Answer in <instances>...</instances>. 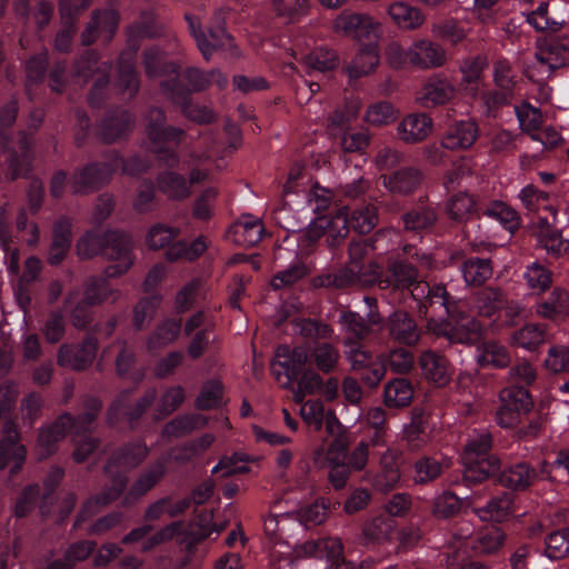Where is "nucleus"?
<instances>
[{
  "instance_id": "nucleus-2",
  "label": "nucleus",
  "mask_w": 569,
  "mask_h": 569,
  "mask_svg": "<svg viewBox=\"0 0 569 569\" xmlns=\"http://www.w3.org/2000/svg\"><path fill=\"white\" fill-rule=\"evenodd\" d=\"M77 252L82 259H89L102 252L108 260L112 261L104 270L108 278L122 276L133 264L132 241L124 233H87L78 241Z\"/></svg>"
},
{
  "instance_id": "nucleus-40",
  "label": "nucleus",
  "mask_w": 569,
  "mask_h": 569,
  "mask_svg": "<svg viewBox=\"0 0 569 569\" xmlns=\"http://www.w3.org/2000/svg\"><path fill=\"white\" fill-rule=\"evenodd\" d=\"M181 331V323L178 320L167 319L161 322L147 341L149 351H157L172 343Z\"/></svg>"
},
{
  "instance_id": "nucleus-9",
  "label": "nucleus",
  "mask_w": 569,
  "mask_h": 569,
  "mask_svg": "<svg viewBox=\"0 0 569 569\" xmlns=\"http://www.w3.org/2000/svg\"><path fill=\"white\" fill-rule=\"evenodd\" d=\"M413 363V355L409 350L398 347L387 355H381L378 366L373 367L366 376H362V379L369 386L375 387L383 379L388 369L396 373H407L412 369Z\"/></svg>"
},
{
  "instance_id": "nucleus-53",
  "label": "nucleus",
  "mask_w": 569,
  "mask_h": 569,
  "mask_svg": "<svg viewBox=\"0 0 569 569\" xmlns=\"http://www.w3.org/2000/svg\"><path fill=\"white\" fill-rule=\"evenodd\" d=\"M148 455V448L138 443L130 448L123 449L111 462L106 467V471L110 475L113 473V468L119 467L123 469H130L138 466Z\"/></svg>"
},
{
  "instance_id": "nucleus-22",
  "label": "nucleus",
  "mask_w": 569,
  "mask_h": 569,
  "mask_svg": "<svg viewBox=\"0 0 569 569\" xmlns=\"http://www.w3.org/2000/svg\"><path fill=\"white\" fill-rule=\"evenodd\" d=\"M387 13L398 28L406 31L417 30L422 27L426 21V16L419 8L405 1L390 3Z\"/></svg>"
},
{
  "instance_id": "nucleus-19",
  "label": "nucleus",
  "mask_w": 569,
  "mask_h": 569,
  "mask_svg": "<svg viewBox=\"0 0 569 569\" xmlns=\"http://www.w3.org/2000/svg\"><path fill=\"white\" fill-rule=\"evenodd\" d=\"M488 67L487 58L483 56H475L466 58L461 61L459 71L461 73V90L475 98L478 96L482 79L483 71Z\"/></svg>"
},
{
  "instance_id": "nucleus-31",
  "label": "nucleus",
  "mask_w": 569,
  "mask_h": 569,
  "mask_svg": "<svg viewBox=\"0 0 569 569\" xmlns=\"http://www.w3.org/2000/svg\"><path fill=\"white\" fill-rule=\"evenodd\" d=\"M475 513L482 521L501 522L513 513V498L510 493L503 492L491 498L486 506L476 508Z\"/></svg>"
},
{
  "instance_id": "nucleus-28",
  "label": "nucleus",
  "mask_w": 569,
  "mask_h": 569,
  "mask_svg": "<svg viewBox=\"0 0 569 569\" xmlns=\"http://www.w3.org/2000/svg\"><path fill=\"white\" fill-rule=\"evenodd\" d=\"M118 21L119 17L113 10L94 12L92 20L82 33L83 44L92 43L98 33H106L104 39L110 40L117 29Z\"/></svg>"
},
{
  "instance_id": "nucleus-26",
  "label": "nucleus",
  "mask_w": 569,
  "mask_h": 569,
  "mask_svg": "<svg viewBox=\"0 0 569 569\" xmlns=\"http://www.w3.org/2000/svg\"><path fill=\"white\" fill-rule=\"evenodd\" d=\"M4 438L0 442V469L4 468L9 460H14L11 471L16 472L21 468L26 458V449L17 442V431L12 422L4 425Z\"/></svg>"
},
{
  "instance_id": "nucleus-41",
  "label": "nucleus",
  "mask_w": 569,
  "mask_h": 569,
  "mask_svg": "<svg viewBox=\"0 0 569 569\" xmlns=\"http://www.w3.org/2000/svg\"><path fill=\"white\" fill-rule=\"evenodd\" d=\"M127 399L128 393L123 392L113 401L109 409L108 419L110 421L120 415L127 416L130 420L138 418L154 401L156 391L149 390L132 411L128 409Z\"/></svg>"
},
{
  "instance_id": "nucleus-15",
  "label": "nucleus",
  "mask_w": 569,
  "mask_h": 569,
  "mask_svg": "<svg viewBox=\"0 0 569 569\" xmlns=\"http://www.w3.org/2000/svg\"><path fill=\"white\" fill-rule=\"evenodd\" d=\"M97 352V341L86 339L81 345L64 343L58 351V365L72 370H83L92 363Z\"/></svg>"
},
{
  "instance_id": "nucleus-35",
  "label": "nucleus",
  "mask_w": 569,
  "mask_h": 569,
  "mask_svg": "<svg viewBox=\"0 0 569 569\" xmlns=\"http://www.w3.org/2000/svg\"><path fill=\"white\" fill-rule=\"evenodd\" d=\"M262 222L251 216H242L232 227L233 241L243 247L257 244L262 238Z\"/></svg>"
},
{
  "instance_id": "nucleus-11",
  "label": "nucleus",
  "mask_w": 569,
  "mask_h": 569,
  "mask_svg": "<svg viewBox=\"0 0 569 569\" xmlns=\"http://www.w3.org/2000/svg\"><path fill=\"white\" fill-rule=\"evenodd\" d=\"M351 228L349 209L341 208L332 217L318 218L307 230V237L311 241H316L321 236L328 237L329 246H333L337 239L345 238Z\"/></svg>"
},
{
  "instance_id": "nucleus-24",
  "label": "nucleus",
  "mask_w": 569,
  "mask_h": 569,
  "mask_svg": "<svg viewBox=\"0 0 569 569\" xmlns=\"http://www.w3.org/2000/svg\"><path fill=\"white\" fill-rule=\"evenodd\" d=\"M186 19L189 23V30L197 41L199 50L207 60L211 57L216 48L227 44L229 36L226 33L223 28L218 27L217 30H210V40H208L206 34L200 29V22L198 18L187 16Z\"/></svg>"
},
{
  "instance_id": "nucleus-45",
  "label": "nucleus",
  "mask_w": 569,
  "mask_h": 569,
  "mask_svg": "<svg viewBox=\"0 0 569 569\" xmlns=\"http://www.w3.org/2000/svg\"><path fill=\"white\" fill-rule=\"evenodd\" d=\"M501 405L511 410L527 413L532 408L529 391L522 386H509L500 392Z\"/></svg>"
},
{
  "instance_id": "nucleus-60",
  "label": "nucleus",
  "mask_w": 569,
  "mask_h": 569,
  "mask_svg": "<svg viewBox=\"0 0 569 569\" xmlns=\"http://www.w3.org/2000/svg\"><path fill=\"white\" fill-rule=\"evenodd\" d=\"M178 234L179 229L163 223H156L148 230L146 242L150 249L158 250L170 244Z\"/></svg>"
},
{
  "instance_id": "nucleus-44",
  "label": "nucleus",
  "mask_w": 569,
  "mask_h": 569,
  "mask_svg": "<svg viewBox=\"0 0 569 569\" xmlns=\"http://www.w3.org/2000/svg\"><path fill=\"white\" fill-rule=\"evenodd\" d=\"M522 203L530 212H536L542 217L543 211L549 212L552 220L556 218V210L549 202V196L546 192L539 191L532 186L525 187L519 194Z\"/></svg>"
},
{
  "instance_id": "nucleus-37",
  "label": "nucleus",
  "mask_w": 569,
  "mask_h": 569,
  "mask_svg": "<svg viewBox=\"0 0 569 569\" xmlns=\"http://www.w3.org/2000/svg\"><path fill=\"white\" fill-rule=\"evenodd\" d=\"M383 184L392 192L408 193L421 182L422 174L416 168H405L390 176H383Z\"/></svg>"
},
{
  "instance_id": "nucleus-5",
  "label": "nucleus",
  "mask_w": 569,
  "mask_h": 569,
  "mask_svg": "<svg viewBox=\"0 0 569 569\" xmlns=\"http://www.w3.org/2000/svg\"><path fill=\"white\" fill-rule=\"evenodd\" d=\"M569 64V37L546 38L538 43L535 59L529 66L530 76L538 81L548 79L552 71Z\"/></svg>"
},
{
  "instance_id": "nucleus-48",
  "label": "nucleus",
  "mask_w": 569,
  "mask_h": 569,
  "mask_svg": "<svg viewBox=\"0 0 569 569\" xmlns=\"http://www.w3.org/2000/svg\"><path fill=\"white\" fill-rule=\"evenodd\" d=\"M398 117V110L388 101H379L370 104L363 116V120L373 127H385L392 123Z\"/></svg>"
},
{
  "instance_id": "nucleus-38",
  "label": "nucleus",
  "mask_w": 569,
  "mask_h": 569,
  "mask_svg": "<svg viewBox=\"0 0 569 569\" xmlns=\"http://www.w3.org/2000/svg\"><path fill=\"white\" fill-rule=\"evenodd\" d=\"M71 243V224L68 220H59L53 227V239L49 250V262L51 264L60 263Z\"/></svg>"
},
{
  "instance_id": "nucleus-32",
  "label": "nucleus",
  "mask_w": 569,
  "mask_h": 569,
  "mask_svg": "<svg viewBox=\"0 0 569 569\" xmlns=\"http://www.w3.org/2000/svg\"><path fill=\"white\" fill-rule=\"evenodd\" d=\"M379 60L377 43H369L359 50L346 71L351 79L361 78L370 74L377 68Z\"/></svg>"
},
{
  "instance_id": "nucleus-34",
  "label": "nucleus",
  "mask_w": 569,
  "mask_h": 569,
  "mask_svg": "<svg viewBox=\"0 0 569 569\" xmlns=\"http://www.w3.org/2000/svg\"><path fill=\"white\" fill-rule=\"evenodd\" d=\"M463 478L470 483H478L493 476L500 468V460L496 456H482L477 459L463 461Z\"/></svg>"
},
{
  "instance_id": "nucleus-49",
  "label": "nucleus",
  "mask_w": 569,
  "mask_h": 569,
  "mask_svg": "<svg viewBox=\"0 0 569 569\" xmlns=\"http://www.w3.org/2000/svg\"><path fill=\"white\" fill-rule=\"evenodd\" d=\"M477 210V202L471 194L460 192L455 194L447 203V213L456 221H466Z\"/></svg>"
},
{
  "instance_id": "nucleus-6",
  "label": "nucleus",
  "mask_w": 569,
  "mask_h": 569,
  "mask_svg": "<svg viewBox=\"0 0 569 569\" xmlns=\"http://www.w3.org/2000/svg\"><path fill=\"white\" fill-rule=\"evenodd\" d=\"M336 32L357 41L377 43L381 36V23L367 13H341L333 21Z\"/></svg>"
},
{
  "instance_id": "nucleus-7",
  "label": "nucleus",
  "mask_w": 569,
  "mask_h": 569,
  "mask_svg": "<svg viewBox=\"0 0 569 569\" xmlns=\"http://www.w3.org/2000/svg\"><path fill=\"white\" fill-rule=\"evenodd\" d=\"M327 432L333 437L329 447H319L313 452V461L320 468H326L328 463L346 462L347 451L351 439L343 430L341 423L335 415H328L326 419Z\"/></svg>"
},
{
  "instance_id": "nucleus-17",
  "label": "nucleus",
  "mask_w": 569,
  "mask_h": 569,
  "mask_svg": "<svg viewBox=\"0 0 569 569\" xmlns=\"http://www.w3.org/2000/svg\"><path fill=\"white\" fill-rule=\"evenodd\" d=\"M432 119L422 112L407 114L397 127L398 138L408 144L426 140L432 131Z\"/></svg>"
},
{
  "instance_id": "nucleus-62",
  "label": "nucleus",
  "mask_w": 569,
  "mask_h": 569,
  "mask_svg": "<svg viewBox=\"0 0 569 569\" xmlns=\"http://www.w3.org/2000/svg\"><path fill=\"white\" fill-rule=\"evenodd\" d=\"M523 277L528 287L537 292L547 290L552 281L551 272L537 261L527 267Z\"/></svg>"
},
{
  "instance_id": "nucleus-59",
  "label": "nucleus",
  "mask_w": 569,
  "mask_h": 569,
  "mask_svg": "<svg viewBox=\"0 0 569 569\" xmlns=\"http://www.w3.org/2000/svg\"><path fill=\"white\" fill-rule=\"evenodd\" d=\"M492 445V439L489 432L482 430L473 432L465 446L462 461L477 459L478 457L487 456Z\"/></svg>"
},
{
  "instance_id": "nucleus-50",
  "label": "nucleus",
  "mask_w": 569,
  "mask_h": 569,
  "mask_svg": "<svg viewBox=\"0 0 569 569\" xmlns=\"http://www.w3.org/2000/svg\"><path fill=\"white\" fill-rule=\"evenodd\" d=\"M290 527H301L298 517L291 512L270 515L264 519L263 523L266 535L269 536L272 540L282 538V536H284L286 531L290 529Z\"/></svg>"
},
{
  "instance_id": "nucleus-56",
  "label": "nucleus",
  "mask_w": 569,
  "mask_h": 569,
  "mask_svg": "<svg viewBox=\"0 0 569 569\" xmlns=\"http://www.w3.org/2000/svg\"><path fill=\"white\" fill-rule=\"evenodd\" d=\"M569 553V528L555 531L547 536L545 555L551 560H559Z\"/></svg>"
},
{
  "instance_id": "nucleus-14",
  "label": "nucleus",
  "mask_w": 569,
  "mask_h": 569,
  "mask_svg": "<svg viewBox=\"0 0 569 569\" xmlns=\"http://www.w3.org/2000/svg\"><path fill=\"white\" fill-rule=\"evenodd\" d=\"M389 337L392 341L405 346H416L421 331L415 319L405 310H395L386 321Z\"/></svg>"
},
{
  "instance_id": "nucleus-57",
  "label": "nucleus",
  "mask_w": 569,
  "mask_h": 569,
  "mask_svg": "<svg viewBox=\"0 0 569 569\" xmlns=\"http://www.w3.org/2000/svg\"><path fill=\"white\" fill-rule=\"evenodd\" d=\"M516 114L521 130L530 134V137L542 126L543 119L540 110L527 102L516 107Z\"/></svg>"
},
{
  "instance_id": "nucleus-39",
  "label": "nucleus",
  "mask_w": 569,
  "mask_h": 569,
  "mask_svg": "<svg viewBox=\"0 0 569 569\" xmlns=\"http://www.w3.org/2000/svg\"><path fill=\"white\" fill-rule=\"evenodd\" d=\"M549 339L546 325L529 323L513 332L511 341L513 345L533 350Z\"/></svg>"
},
{
  "instance_id": "nucleus-16",
  "label": "nucleus",
  "mask_w": 569,
  "mask_h": 569,
  "mask_svg": "<svg viewBox=\"0 0 569 569\" xmlns=\"http://www.w3.org/2000/svg\"><path fill=\"white\" fill-rule=\"evenodd\" d=\"M400 480L399 452L387 449L380 457L379 470L372 477L371 485L376 491L387 493L395 489Z\"/></svg>"
},
{
  "instance_id": "nucleus-27",
  "label": "nucleus",
  "mask_w": 569,
  "mask_h": 569,
  "mask_svg": "<svg viewBox=\"0 0 569 569\" xmlns=\"http://www.w3.org/2000/svg\"><path fill=\"white\" fill-rule=\"evenodd\" d=\"M418 272L415 267L400 260L392 261L383 279L380 280V288L406 289L416 283Z\"/></svg>"
},
{
  "instance_id": "nucleus-29",
  "label": "nucleus",
  "mask_w": 569,
  "mask_h": 569,
  "mask_svg": "<svg viewBox=\"0 0 569 569\" xmlns=\"http://www.w3.org/2000/svg\"><path fill=\"white\" fill-rule=\"evenodd\" d=\"M537 472L526 462H518L506 468L499 476V482L511 490H526L536 480Z\"/></svg>"
},
{
  "instance_id": "nucleus-42",
  "label": "nucleus",
  "mask_w": 569,
  "mask_h": 569,
  "mask_svg": "<svg viewBox=\"0 0 569 569\" xmlns=\"http://www.w3.org/2000/svg\"><path fill=\"white\" fill-rule=\"evenodd\" d=\"M207 248L208 240L203 236L198 237L190 243L178 241L169 247L167 251V259L170 261L179 259L192 261L199 258Z\"/></svg>"
},
{
  "instance_id": "nucleus-10",
  "label": "nucleus",
  "mask_w": 569,
  "mask_h": 569,
  "mask_svg": "<svg viewBox=\"0 0 569 569\" xmlns=\"http://www.w3.org/2000/svg\"><path fill=\"white\" fill-rule=\"evenodd\" d=\"M408 54L409 64L419 70L441 68L448 60L445 48L426 38L415 40Z\"/></svg>"
},
{
  "instance_id": "nucleus-12",
  "label": "nucleus",
  "mask_w": 569,
  "mask_h": 569,
  "mask_svg": "<svg viewBox=\"0 0 569 569\" xmlns=\"http://www.w3.org/2000/svg\"><path fill=\"white\" fill-rule=\"evenodd\" d=\"M309 356V351L303 347H297L291 350L288 346H280L276 351V359L271 365V371L280 380L281 370H283L286 378L283 385L287 386L302 370Z\"/></svg>"
},
{
  "instance_id": "nucleus-13",
  "label": "nucleus",
  "mask_w": 569,
  "mask_h": 569,
  "mask_svg": "<svg viewBox=\"0 0 569 569\" xmlns=\"http://www.w3.org/2000/svg\"><path fill=\"white\" fill-rule=\"evenodd\" d=\"M455 96L456 88L447 78L432 76L419 89L416 100L423 108H432L450 102Z\"/></svg>"
},
{
  "instance_id": "nucleus-25",
  "label": "nucleus",
  "mask_w": 569,
  "mask_h": 569,
  "mask_svg": "<svg viewBox=\"0 0 569 569\" xmlns=\"http://www.w3.org/2000/svg\"><path fill=\"white\" fill-rule=\"evenodd\" d=\"M419 363L425 377L437 386H445L449 382L451 372L449 363L443 356L431 350L423 351Z\"/></svg>"
},
{
  "instance_id": "nucleus-52",
  "label": "nucleus",
  "mask_w": 569,
  "mask_h": 569,
  "mask_svg": "<svg viewBox=\"0 0 569 569\" xmlns=\"http://www.w3.org/2000/svg\"><path fill=\"white\" fill-rule=\"evenodd\" d=\"M431 33L439 40L457 44L467 37L466 30L455 19H443L433 22Z\"/></svg>"
},
{
  "instance_id": "nucleus-43",
  "label": "nucleus",
  "mask_w": 569,
  "mask_h": 569,
  "mask_svg": "<svg viewBox=\"0 0 569 569\" xmlns=\"http://www.w3.org/2000/svg\"><path fill=\"white\" fill-rule=\"evenodd\" d=\"M461 272L468 284L480 286L492 276L489 259L471 258L463 262Z\"/></svg>"
},
{
  "instance_id": "nucleus-20",
  "label": "nucleus",
  "mask_w": 569,
  "mask_h": 569,
  "mask_svg": "<svg viewBox=\"0 0 569 569\" xmlns=\"http://www.w3.org/2000/svg\"><path fill=\"white\" fill-rule=\"evenodd\" d=\"M381 273L380 266L376 262H369L367 266L362 264L358 269L346 268L341 270L335 277L333 283L338 287L351 284L372 286L375 283L380 286V280L383 279Z\"/></svg>"
},
{
  "instance_id": "nucleus-8",
  "label": "nucleus",
  "mask_w": 569,
  "mask_h": 569,
  "mask_svg": "<svg viewBox=\"0 0 569 569\" xmlns=\"http://www.w3.org/2000/svg\"><path fill=\"white\" fill-rule=\"evenodd\" d=\"M493 82L497 91L485 96V102L489 107L509 103L518 89V77L510 62L499 59L493 63Z\"/></svg>"
},
{
  "instance_id": "nucleus-46",
  "label": "nucleus",
  "mask_w": 569,
  "mask_h": 569,
  "mask_svg": "<svg viewBox=\"0 0 569 569\" xmlns=\"http://www.w3.org/2000/svg\"><path fill=\"white\" fill-rule=\"evenodd\" d=\"M505 540V532L500 528L491 527L479 532L471 546L477 553L490 555L497 552Z\"/></svg>"
},
{
  "instance_id": "nucleus-23",
  "label": "nucleus",
  "mask_w": 569,
  "mask_h": 569,
  "mask_svg": "<svg viewBox=\"0 0 569 569\" xmlns=\"http://www.w3.org/2000/svg\"><path fill=\"white\" fill-rule=\"evenodd\" d=\"M538 224L537 242L548 254L559 257L569 251V240L563 239L558 230L551 228L548 216L539 217Z\"/></svg>"
},
{
  "instance_id": "nucleus-61",
  "label": "nucleus",
  "mask_w": 569,
  "mask_h": 569,
  "mask_svg": "<svg viewBox=\"0 0 569 569\" xmlns=\"http://www.w3.org/2000/svg\"><path fill=\"white\" fill-rule=\"evenodd\" d=\"M545 368L552 373L569 372V347L551 346L543 361Z\"/></svg>"
},
{
  "instance_id": "nucleus-55",
  "label": "nucleus",
  "mask_w": 569,
  "mask_h": 569,
  "mask_svg": "<svg viewBox=\"0 0 569 569\" xmlns=\"http://www.w3.org/2000/svg\"><path fill=\"white\" fill-rule=\"evenodd\" d=\"M485 213L489 218L500 222L505 229L511 232L519 227L520 221L518 213L511 207L507 206L503 202H491L487 207Z\"/></svg>"
},
{
  "instance_id": "nucleus-63",
  "label": "nucleus",
  "mask_w": 569,
  "mask_h": 569,
  "mask_svg": "<svg viewBox=\"0 0 569 569\" xmlns=\"http://www.w3.org/2000/svg\"><path fill=\"white\" fill-rule=\"evenodd\" d=\"M130 128V118L123 113L120 118L104 120L101 124L100 136L104 142L111 143L124 136Z\"/></svg>"
},
{
  "instance_id": "nucleus-64",
  "label": "nucleus",
  "mask_w": 569,
  "mask_h": 569,
  "mask_svg": "<svg viewBox=\"0 0 569 569\" xmlns=\"http://www.w3.org/2000/svg\"><path fill=\"white\" fill-rule=\"evenodd\" d=\"M460 509V498L450 491H445L435 498L432 515L439 519H447L456 516Z\"/></svg>"
},
{
  "instance_id": "nucleus-36",
  "label": "nucleus",
  "mask_w": 569,
  "mask_h": 569,
  "mask_svg": "<svg viewBox=\"0 0 569 569\" xmlns=\"http://www.w3.org/2000/svg\"><path fill=\"white\" fill-rule=\"evenodd\" d=\"M169 459L171 458H162L153 463L148 470L142 472L132 485L126 499L128 501L131 499H137L151 490L164 476L166 463Z\"/></svg>"
},
{
  "instance_id": "nucleus-30",
  "label": "nucleus",
  "mask_w": 569,
  "mask_h": 569,
  "mask_svg": "<svg viewBox=\"0 0 569 569\" xmlns=\"http://www.w3.org/2000/svg\"><path fill=\"white\" fill-rule=\"evenodd\" d=\"M164 113L158 108H153L148 112L146 130L147 134L153 143L176 141L183 131L174 127H163Z\"/></svg>"
},
{
  "instance_id": "nucleus-54",
  "label": "nucleus",
  "mask_w": 569,
  "mask_h": 569,
  "mask_svg": "<svg viewBox=\"0 0 569 569\" xmlns=\"http://www.w3.org/2000/svg\"><path fill=\"white\" fill-rule=\"evenodd\" d=\"M159 189L171 199H183L190 194L188 182L174 172H166L158 179Z\"/></svg>"
},
{
  "instance_id": "nucleus-4",
  "label": "nucleus",
  "mask_w": 569,
  "mask_h": 569,
  "mask_svg": "<svg viewBox=\"0 0 569 569\" xmlns=\"http://www.w3.org/2000/svg\"><path fill=\"white\" fill-rule=\"evenodd\" d=\"M429 332L445 337L451 343H473L482 332L481 325L471 316L453 308L448 312L447 320L430 319L427 323Z\"/></svg>"
},
{
  "instance_id": "nucleus-18",
  "label": "nucleus",
  "mask_w": 569,
  "mask_h": 569,
  "mask_svg": "<svg viewBox=\"0 0 569 569\" xmlns=\"http://www.w3.org/2000/svg\"><path fill=\"white\" fill-rule=\"evenodd\" d=\"M479 137V128L475 120L456 121L442 137V147L447 150H467Z\"/></svg>"
},
{
  "instance_id": "nucleus-33",
  "label": "nucleus",
  "mask_w": 569,
  "mask_h": 569,
  "mask_svg": "<svg viewBox=\"0 0 569 569\" xmlns=\"http://www.w3.org/2000/svg\"><path fill=\"white\" fill-rule=\"evenodd\" d=\"M476 359L482 367L505 368L511 362L508 349L495 340L480 343L477 347Z\"/></svg>"
},
{
  "instance_id": "nucleus-1",
  "label": "nucleus",
  "mask_w": 569,
  "mask_h": 569,
  "mask_svg": "<svg viewBox=\"0 0 569 569\" xmlns=\"http://www.w3.org/2000/svg\"><path fill=\"white\" fill-rule=\"evenodd\" d=\"M102 408L98 399H89L86 402L83 415L73 419L66 413L60 416L52 425L43 428L38 437L37 455L44 459L56 451L57 443L69 433L74 443L73 459L77 462H83L97 448V441L92 437L86 436L91 431L93 422Z\"/></svg>"
},
{
  "instance_id": "nucleus-58",
  "label": "nucleus",
  "mask_w": 569,
  "mask_h": 569,
  "mask_svg": "<svg viewBox=\"0 0 569 569\" xmlns=\"http://www.w3.org/2000/svg\"><path fill=\"white\" fill-rule=\"evenodd\" d=\"M350 226L359 233L370 232L378 222L376 207L368 204L349 211Z\"/></svg>"
},
{
  "instance_id": "nucleus-51",
  "label": "nucleus",
  "mask_w": 569,
  "mask_h": 569,
  "mask_svg": "<svg viewBox=\"0 0 569 569\" xmlns=\"http://www.w3.org/2000/svg\"><path fill=\"white\" fill-rule=\"evenodd\" d=\"M412 388L405 379H395L385 387V403L388 407L407 406L412 398Z\"/></svg>"
},
{
  "instance_id": "nucleus-47",
  "label": "nucleus",
  "mask_w": 569,
  "mask_h": 569,
  "mask_svg": "<svg viewBox=\"0 0 569 569\" xmlns=\"http://www.w3.org/2000/svg\"><path fill=\"white\" fill-rule=\"evenodd\" d=\"M121 297V292L109 286L104 279L91 280L86 289L84 300L88 305H99L104 301H117Z\"/></svg>"
},
{
  "instance_id": "nucleus-21",
  "label": "nucleus",
  "mask_w": 569,
  "mask_h": 569,
  "mask_svg": "<svg viewBox=\"0 0 569 569\" xmlns=\"http://www.w3.org/2000/svg\"><path fill=\"white\" fill-rule=\"evenodd\" d=\"M536 315L553 322H559L569 316V292L556 288L543 300L536 305Z\"/></svg>"
},
{
  "instance_id": "nucleus-3",
  "label": "nucleus",
  "mask_w": 569,
  "mask_h": 569,
  "mask_svg": "<svg viewBox=\"0 0 569 569\" xmlns=\"http://www.w3.org/2000/svg\"><path fill=\"white\" fill-rule=\"evenodd\" d=\"M147 167V163L139 158L134 157L123 161L116 156L110 163L88 166L81 171L76 172L70 187L74 193L88 192L108 181L111 174L120 168L124 173L137 174L146 170Z\"/></svg>"
}]
</instances>
